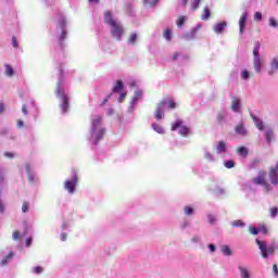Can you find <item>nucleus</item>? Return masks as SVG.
<instances>
[{
  "instance_id": "1",
  "label": "nucleus",
  "mask_w": 278,
  "mask_h": 278,
  "mask_svg": "<svg viewBox=\"0 0 278 278\" xmlns=\"http://www.w3.org/2000/svg\"><path fill=\"white\" fill-rule=\"evenodd\" d=\"M104 23L112 27L111 28L112 38H115V40H121L123 38V35L125 34V29L123 28V25H121L118 22H116V20H114V16H112L111 11L104 12Z\"/></svg>"
},
{
  "instance_id": "2",
  "label": "nucleus",
  "mask_w": 278,
  "mask_h": 278,
  "mask_svg": "<svg viewBox=\"0 0 278 278\" xmlns=\"http://www.w3.org/2000/svg\"><path fill=\"white\" fill-rule=\"evenodd\" d=\"M168 104L169 110H175L177 108V103H175V100L173 98H166L162 100L157 105H156V111L154 114L155 121H162V116L164 115V108Z\"/></svg>"
},
{
  "instance_id": "3",
  "label": "nucleus",
  "mask_w": 278,
  "mask_h": 278,
  "mask_svg": "<svg viewBox=\"0 0 278 278\" xmlns=\"http://www.w3.org/2000/svg\"><path fill=\"white\" fill-rule=\"evenodd\" d=\"M55 94L61 101L60 108L63 114H66V112H68L70 102L68 97L66 96V93H64V89H62V83H58Z\"/></svg>"
},
{
  "instance_id": "4",
  "label": "nucleus",
  "mask_w": 278,
  "mask_h": 278,
  "mask_svg": "<svg viewBox=\"0 0 278 278\" xmlns=\"http://www.w3.org/2000/svg\"><path fill=\"white\" fill-rule=\"evenodd\" d=\"M79 181V177L77 176V173L75 170H72V180H66L64 188L70 192V194H73L75 192V188Z\"/></svg>"
},
{
  "instance_id": "5",
  "label": "nucleus",
  "mask_w": 278,
  "mask_h": 278,
  "mask_svg": "<svg viewBox=\"0 0 278 278\" xmlns=\"http://www.w3.org/2000/svg\"><path fill=\"white\" fill-rule=\"evenodd\" d=\"M176 129H179V134L184 138L190 134V128L188 126H184V122L180 119H177L174 124H172V131H176Z\"/></svg>"
},
{
  "instance_id": "6",
  "label": "nucleus",
  "mask_w": 278,
  "mask_h": 278,
  "mask_svg": "<svg viewBox=\"0 0 278 278\" xmlns=\"http://www.w3.org/2000/svg\"><path fill=\"white\" fill-rule=\"evenodd\" d=\"M256 244L261 251L262 257H264V258H266L269 255H273V253H275V249L266 247V243H264L260 239H256Z\"/></svg>"
},
{
  "instance_id": "7",
  "label": "nucleus",
  "mask_w": 278,
  "mask_h": 278,
  "mask_svg": "<svg viewBox=\"0 0 278 278\" xmlns=\"http://www.w3.org/2000/svg\"><path fill=\"white\" fill-rule=\"evenodd\" d=\"M252 182H254L255 186H264V184H266V170L261 169L258 175L252 178Z\"/></svg>"
},
{
  "instance_id": "8",
  "label": "nucleus",
  "mask_w": 278,
  "mask_h": 278,
  "mask_svg": "<svg viewBox=\"0 0 278 278\" xmlns=\"http://www.w3.org/2000/svg\"><path fill=\"white\" fill-rule=\"evenodd\" d=\"M64 27H66V21L62 20L61 21L62 31H61V36L59 38V45L62 49H64V40H66V29Z\"/></svg>"
},
{
  "instance_id": "9",
  "label": "nucleus",
  "mask_w": 278,
  "mask_h": 278,
  "mask_svg": "<svg viewBox=\"0 0 278 278\" xmlns=\"http://www.w3.org/2000/svg\"><path fill=\"white\" fill-rule=\"evenodd\" d=\"M269 179L273 186H278V173L277 168L270 167L269 168Z\"/></svg>"
},
{
  "instance_id": "10",
  "label": "nucleus",
  "mask_w": 278,
  "mask_h": 278,
  "mask_svg": "<svg viewBox=\"0 0 278 278\" xmlns=\"http://www.w3.org/2000/svg\"><path fill=\"white\" fill-rule=\"evenodd\" d=\"M215 151L218 155H220V153H227V143L225 141H218L216 147H215Z\"/></svg>"
},
{
  "instance_id": "11",
  "label": "nucleus",
  "mask_w": 278,
  "mask_h": 278,
  "mask_svg": "<svg viewBox=\"0 0 278 278\" xmlns=\"http://www.w3.org/2000/svg\"><path fill=\"white\" fill-rule=\"evenodd\" d=\"M262 64H264V59L262 56L253 59V66L256 73H262Z\"/></svg>"
},
{
  "instance_id": "12",
  "label": "nucleus",
  "mask_w": 278,
  "mask_h": 278,
  "mask_svg": "<svg viewBox=\"0 0 278 278\" xmlns=\"http://www.w3.org/2000/svg\"><path fill=\"white\" fill-rule=\"evenodd\" d=\"M247 17H248V14L247 12L242 13L240 20H239V31L240 34H242V31H244V27L247 25Z\"/></svg>"
},
{
  "instance_id": "13",
  "label": "nucleus",
  "mask_w": 278,
  "mask_h": 278,
  "mask_svg": "<svg viewBox=\"0 0 278 278\" xmlns=\"http://www.w3.org/2000/svg\"><path fill=\"white\" fill-rule=\"evenodd\" d=\"M227 27V22H220L214 26L215 34H223Z\"/></svg>"
},
{
  "instance_id": "14",
  "label": "nucleus",
  "mask_w": 278,
  "mask_h": 278,
  "mask_svg": "<svg viewBox=\"0 0 278 278\" xmlns=\"http://www.w3.org/2000/svg\"><path fill=\"white\" fill-rule=\"evenodd\" d=\"M235 131H236V134H238L239 136H247V128H244V124H243V123H239V124L235 127Z\"/></svg>"
},
{
  "instance_id": "15",
  "label": "nucleus",
  "mask_w": 278,
  "mask_h": 278,
  "mask_svg": "<svg viewBox=\"0 0 278 278\" xmlns=\"http://www.w3.org/2000/svg\"><path fill=\"white\" fill-rule=\"evenodd\" d=\"M231 110L232 112H240V99L237 97L232 98Z\"/></svg>"
},
{
  "instance_id": "16",
  "label": "nucleus",
  "mask_w": 278,
  "mask_h": 278,
  "mask_svg": "<svg viewBox=\"0 0 278 278\" xmlns=\"http://www.w3.org/2000/svg\"><path fill=\"white\" fill-rule=\"evenodd\" d=\"M238 268H239L241 278H251V271H249V268L244 266H239Z\"/></svg>"
},
{
  "instance_id": "17",
  "label": "nucleus",
  "mask_w": 278,
  "mask_h": 278,
  "mask_svg": "<svg viewBox=\"0 0 278 278\" xmlns=\"http://www.w3.org/2000/svg\"><path fill=\"white\" fill-rule=\"evenodd\" d=\"M101 121H103L102 116H98L93 119L92 122V132L94 134V131H97V129H99V125H101Z\"/></svg>"
},
{
  "instance_id": "18",
  "label": "nucleus",
  "mask_w": 278,
  "mask_h": 278,
  "mask_svg": "<svg viewBox=\"0 0 278 278\" xmlns=\"http://www.w3.org/2000/svg\"><path fill=\"white\" fill-rule=\"evenodd\" d=\"M275 71H278V56L273 59L271 71L268 72V75H274Z\"/></svg>"
},
{
  "instance_id": "19",
  "label": "nucleus",
  "mask_w": 278,
  "mask_h": 278,
  "mask_svg": "<svg viewBox=\"0 0 278 278\" xmlns=\"http://www.w3.org/2000/svg\"><path fill=\"white\" fill-rule=\"evenodd\" d=\"M105 136V129L104 128H99L98 132L96 134V141L94 144H99V140Z\"/></svg>"
},
{
  "instance_id": "20",
  "label": "nucleus",
  "mask_w": 278,
  "mask_h": 278,
  "mask_svg": "<svg viewBox=\"0 0 278 278\" xmlns=\"http://www.w3.org/2000/svg\"><path fill=\"white\" fill-rule=\"evenodd\" d=\"M252 118L257 129H264V123H262V119L257 118L255 115H253Z\"/></svg>"
},
{
  "instance_id": "21",
  "label": "nucleus",
  "mask_w": 278,
  "mask_h": 278,
  "mask_svg": "<svg viewBox=\"0 0 278 278\" xmlns=\"http://www.w3.org/2000/svg\"><path fill=\"white\" fill-rule=\"evenodd\" d=\"M237 153L243 157H247V155H249V150L245 147H239L237 149Z\"/></svg>"
},
{
  "instance_id": "22",
  "label": "nucleus",
  "mask_w": 278,
  "mask_h": 278,
  "mask_svg": "<svg viewBox=\"0 0 278 278\" xmlns=\"http://www.w3.org/2000/svg\"><path fill=\"white\" fill-rule=\"evenodd\" d=\"M12 257H14V253L10 252L7 256H4V258L1 260L0 262L1 266H7L8 261L12 260Z\"/></svg>"
},
{
  "instance_id": "23",
  "label": "nucleus",
  "mask_w": 278,
  "mask_h": 278,
  "mask_svg": "<svg viewBox=\"0 0 278 278\" xmlns=\"http://www.w3.org/2000/svg\"><path fill=\"white\" fill-rule=\"evenodd\" d=\"M136 40H138V34L131 33L128 37V45H136Z\"/></svg>"
},
{
  "instance_id": "24",
  "label": "nucleus",
  "mask_w": 278,
  "mask_h": 278,
  "mask_svg": "<svg viewBox=\"0 0 278 278\" xmlns=\"http://www.w3.org/2000/svg\"><path fill=\"white\" fill-rule=\"evenodd\" d=\"M177 27L181 28L184 25H186V16L180 15L176 21Z\"/></svg>"
},
{
  "instance_id": "25",
  "label": "nucleus",
  "mask_w": 278,
  "mask_h": 278,
  "mask_svg": "<svg viewBox=\"0 0 278 278\" xmlns=\"http://www.w3.org/2000/svg\"><path fill=\"white\" fill-rule=\"evenodd\" d=\"M210 16H211L210 9H207V7H205L201 18H202V21H207V18H210Z\"/></svg>"
},
{
  "instance_id": "26",
  "label": "nucleus",
  "mask_w": 278,
  "mask_h": 278,
  "mask_svg": "<svg viewBox=\"0 0 278 278\" xmlns=\"http://www.w3.org/2000/svg\"><path fill=\"white\" fill-rule=\"evenodd\" d=\"M122 88H123V80H117L116 85L113 87V92H121Z\"/></svg>"
},
{
  "instance_id": "27",
  "label": "nucleus",
  "mask_w": 278,
  "mask_h": 278,
  "mask_svg": "<svg viewBox=\"0 0 278 278\" xmlns=\"http://www.w3.org/2000/svg\"><path fill=\"white\" fill-rule=\"evenodd\" d=\"M152 129H154L156 134H164V128L159 124H152Z\"/></svg>"
},
{
  "instance_id": "28",
  "label": "nucleus",
  "mask_w": 278,
  "mask_h": 278,
  "mask_svg": "<svg viewBox=\"0 0 278 278\" xmlns=\"http://www.w3.org/2000/svg\"><path fill=\"white\" fill-rule=\"evenodd\" d=\"M260 47H261L260 41H257V42L255 43L254 49H253V55H254V58H261V56H260Z\"/></svg>"
},
{
  "instance_id": "29",
  "label": "nucleus",
  "mask_w": 278,
  "mask_h": 278,
  "mask_svg": "<svg viewBox=\"0 0 278 278\" xmlns=\"http://www.w3.org/2000/svg\"><path fill=\"white\" fill-rule=\"evenodd\" d=\"M258 231L260 233H264L266 236L268 233V227L265 226V224L258 225Z\"/></svg>"
},
{
  "instance_id": "30",
  "label": "nucleus",
  "mask_w": 278,
  "mask_h": 278,
  "mask_svg": "<svg viewBox=\"0 0 278 278\" xmlns=\"http://www.w3.org/2000/svg\"><path fill=\"white\" fill-rule=\"evenodd\" d=\"M222 253H224V255H232L231 248H229V245L222 247Z\"/></svg>"
},
{
  "instance_id": "31",
  "label": "nucleus",
  "mask_w": 278,
  "mask_h": 278,
  "mask_svg": "<svg viewBox=\"0 0 278 278\" xmlns=\"http://www.w3.org/2000/svg\"><path fill=\"white\" fill-rule=\"evenodd\" d=\"M163 38H165V40H170V38H173V35L170 34V28H166L164 30Z\"/></svg>"
},
{
  "instance_id": "32",
  "label": "nucleus",
  "mask_w": 278,
  "mask_h": 278,
  "mask_svg": "<svg viewBox=\"0 0 278 278\" xmlns=\"http://www.w3.org/2000/svg\"><path fill=\"white\" fill-rule=\"evenodd\" d=\"M5 73L9 77H12L14 75V68L11 65H5Z\"/></svg>"
},
{
  "instance_id": "33",
  "label": "nucleus",
  "mask_w": 278,
  "mask_h": 278,
  "mask_svg": "<svg viewBox=\"0 0 278 278\" xmlns=\"http://www.w3.org/2000/svg\"><path fill=\"white\" fill-rule=\"evenodd\" d=\"M184 212L187 216H191V214L194 213V208H192V206H185Z\"/></svg>"
},
{
  "instance_id": "34",
  "label": "nucleus",
  "mask_w": 278,
  "mask_h": 278,
  "mask_svg": "<svg viewBox=\"0 0 278 278\" xmlns=\"http://www.w3.org/2000/svg\"><path fill=\"white\" fill-rule=\"evenodd\" d=\"M226 168H233L236 166V162H233L232 160L226 161L224 163Z\"/></svg>"
},
{
  "instance_id": "35",
  "label": "nucleus",
  "mask_w": 278,
  "mask_h": 278,
  "mask_svg": "<svg viewBox=\"0 0 278 278\" xmlns=\"http://www.w3.org/2000/svg\"><path fill=\"white\" fill-rule=\"evenodd\" d=\"M201 4V0H193L191 2V9L192 10H199V5Z\"/></svg>"
},
{
  "instance_id": "36",
  "label": "nucleus",
  "mask_w": 278,
  "mask_h": 278,
  "mask_svg": "<svg viewBox=\"0 0 278 278\" xmlns=\"http://www.w3.org/2000/svg\"><path fill=\"white\" fill-rule=\"evenodd\" d=\"M265 138H266L267 142H270L273 140V130H266Z\"/></svg>"
},
{
  "instance_id": "37",
  "label": "nucleus",
  "mask_w": 278,
  "mask_h": 278,
  "mask_svg": "<svg viewBox=\"0 0 278 278\" xmlns=\"http://www.w3.org/2000/svg\"><path fill=\"white\" fill-rule=\"evenodd\" d=\"M249 231H250V233H252V236H257V233H260V228H255L253 226H250Z\"/></svg>"
},
{
  "instance_id": "38",
  "label": "nucleus",
  "mask_w": 278,
  "mask_h": 278,
  "mask_svg": "<svg viewBox=\"0 0 278 278\" xmlns=\"http://www.w3.org/2000/svg\"><path fill=\"white\" fill-rule=\"evenodd\" d=\"M258 164H262V160H260V159H254V160L251 162V168H256Z\"/></svg>"
},
{
  "instance_id": "39",
  "label": "nucleus",
  "mask_w": 278,
  "mask_h": 278,
  "mask_svg": "<svg viewBox=\"0 0 278 278\" xmlns=\"http://www.w3.org/2000/svg\"><path fill=\"white\" fill-rule=\"evenodd\" d=\"M159 0H143V3L146 5H150L151 8H153V5H155L157 3Z\"/></svg>"
},
{
  "instance_id": "40",
  "label": "nucleus",
  "mask_w": 278,
  "mask_h": 278,
  "mask_svg": "<svg viewBox=\"0 0 278 278\" xmlns=\"http://www.w3.org/2000/svg\"><path fill=\"white\" fill-rule=\"evenodd\" d=\"M232 227H244V224L241 219H236L235 222H232Z\"/></svg>"
},
{
  "instance_id": "41",
  "label": "nucleus",
  "mask_w": 278,
  "mask_h": 278,
  "mask_svg": "<svg viewBox=\"0 0 278 278\" xmlns=\"http://www.w3.org/2000/svg\"><path fill=\"white\" fill-rule=\"evenodd\" d=\"M28 210H29V203L28 202H23V205H22L23 214L27 213Z\"/></svg>"
},
{
  "instance_id": "42",
  "label": "nucleus",
  "mask_w": 278,
  "mask_h": 278,
  "mask_svg": "<svg viewBox=\"0 0 278 278\" xmlns=\"http://www.w3.org/2000/svg\"><path fill=\"white\" fill-rule=\"evenodd\" d=\"M138 99H142V91L140 90L135 92L134 101H138Z\"/></svg>"
},
{
  "instance_id": "43",
  "label": "nucleus",
  "mask_w": 278,
  "mask_h": 278,
  "mask_svg": "<svg viewBox=\"0 0 278 278\" xmlns=\"http://www.w3.org/2000/svg\"><path fill=\"white\" fill-rule=\"evenodd\" d=\"M278 23L277 20H275L274 17L269 18V27H277Z\"/></svg>"
},
{
  "instance_id": "44",
  "label": "nucleus",
  "mask_w": 278,
  "mask_h": 278,
  "mask_svg": "<svg viewBox=\"0 0 278 278\" xmlns=\"http://www.w3.org/2000/svg\"><path fill=\"white\" fill-rule=\"evenodd\" d=\"M223 121H225V113L219 112V113L217 114V122H218V123H223Z\"/></svg>"
},
{
  "instance_id": "45",
  "label": "nucleus",
  "mask_w": 278,
  "mask_h": 278,
  "mask_svg": "<svg viewBox=\"0 0 278 278\" xmlns=\"http://www.w3.org/2000/svg\"><path fill=\"white\" fill-rule=\"evenodd\" d=\"M278 214V208L277 207H271L270 208V216L271 218H275V216H277Z\"/></svg>"
},
{
  "instance_id": "46",
  "label": "nucleus",
  "mask_w": 278,
  "mask_h": 278,
  "mask_svg": "<svg viewBox=\"0 0 278 278\" xmlns=\"http://www.w3.org/2000/svg\"><path fill=\"white\" fill-rule=\"evenodd\" d=\"M241 77L242 79H249V77H251V74L249 73V71H243L241 73Z\"/></svg>"
},
{
  "instance_id": "47",
  "label": "nucleus",
  "mask_w": 278,
  "mask_h": 278,
  "mask_svg": "<svg viewBox=\"0 0 278 278\" xmlns=\"http://www.w3.org/2000/svg\"><path fill=\"white\" fill-rule=\"evenodd\" d=\"M204 157H205V160H207V162H212L214 160V156L210 152H206L204 154Z\"/></svg>"
},
{
  "instance_id": "48",
  "label": "nucleus",
  "mask_w": 278,
  "mask_h": 278,
  "mask_svg": "<svg viewBox=\"0 0 278 278\" xmlns=\"http://www.w3.org/2000/svg\"><path fill=\"white\" fill-rule=\"evenodd\" d=\"M13 240H21V232L18 230L13 231Z\"/></svg>"
},
{
  "instance_id": "49",
  "label": "nucleus",
  "mask_w": 278,
  "mask_h": 278,
  "mask_svg": "<svg viewBox=\"0 0 278 278\" xmlns=\"http://www.w3.org/2000/svg\"><path fill=\"white\" fill-rule=\"evenodd\" d=\"M125 97H127V92H122L118 98V103H123V101H125Z\"/></svg>"
},
{
  "instance_id": "50",
  "label": "nucleus",
  "mask_w": 278,
  "mask_h": 278,
  "mask_svg": "<svg viewBox=\"0 0 278 278\" xmlns=\"http://www.w3.org/2000/svg\"><path fill=\"white\" fill-rule=\"evenodd\" d=\"M12 46H13V49H18V41L16 40L15 37H12Z\"/></svg>"
},
{
  "instance_id": "51",
  "label": "nucleus",
  "mask_w": 278,
  "mask_h": 278,
  "mask_svg": "<svg viewBox=\"0 0 278 278\" xmlns=\"http://www.w3.org/2000/svg\"><path fill=\"white\" fill-rule=\"evenodd\" d=\"M207 222H208L211 225H214V223H216V218L214 217V215H208Z\"/></svg>"
},
{
  "instance_id": "52",
  "label": "nucleus",
  "mask_w": 278,
  "mask_h": 278,
  "mask_svg": "<svg viewBox=\"0 0 278 278\" xmlns=\"http://www.w3.org/2000/svg\"><path fill=\"white\" fill-rule=\"evenodd\" d=\"M22 112L24 116H27V114H29V112L27 111V104L22 105Z\"/></svg>"
},
{
  "instance_id": "53",
  "label": "nucleus",
  "mask_w": 278,
  "mask_h": 278,
  "mask_svg": "<svg viewBox=\"0 0 278 278\" xmlns=\"http://www.w3.org/2000/svg\"><path fill=\"white\" fill-rule=\"evenodd\" d=\"M254 18H255V21H262V13L261 12H256L254 14Z\"/></svg>"
},
{
  "instance_id": "54",
  "label": "nucleus",
  "mask_w": 278,
  "mask_h": 278,
  "mask_svg": "<svg viewBox=\"0 0 278 278\" xmlns=\"http://www.w3.org/2000/svg\"><path fill=\"white\" fill-rule=\"evenodd\" d=\"M42 267H40V266H37V267H35L34 268V273H36L37 275H40V273H42Z\"/></svg>"
},
{
  "instance_id": "55",
  "label": "nucleus",
  "mask_w": 278,
  "mask_h": 278,
  "mask_svg": "<svg viewBox=\"0 0 278 278\" xmlns=\"http://www.w3.org/2000/svg\"><path fill=\"white\" fill-rule=\"evenodd\" d=\"M31 242H33L31 237L27 238V239H26V247H27V248L31 247Z\"/></svg>"
},
{
  "instance_id": "56",
  "label": "nucleus",
  "mask_w": 278,
  "mask_h": 278,
  "mask_svg": "<svg viewBox=\"0 0 278 278\" xmlns=\"http://www.w3.org/2000/svg\"><path fill=\"white\" fill-rule=\"evenodd\" d=\"M264 188L268 191H270V185L268 184V181H265V184H263Z\"/></svg>"
},
{
  "instance_id": "57",
  "label": "nucleus",
  "mask_w": 278,
  "mask_h": 278,
  "mask_svg": "<svg viewBox=\"0 0 278 278\" xmlns=\"http://www.w3.org/2000/svg\"><path fill=\"white\" fill-rule=\"evenodd\" d=\"M273 273H274L275 275H278V267H277V264H274V265H273Z\"/></svg>"
},
{
  "instance_id": "58",
  "label": "nucleus",
  "mask_w": 278,
  "mask_h": 278,
  "mask_svg": "<svg viewBox=\"0 0 278 278\" xmlns=\"http://www.w3.org/2000/svg\"><path fill=\"white\" fill-rule=\"evenodd\" d=\"M208 249H210V251H212V253H214V251H216V245L215 244H208Z\"/></svg>"
},
{
  "instance_id": "59",
  "label": "nucleus",
  "mask_w": 278,
  "mask_h": 278,
  "mask_svg": "<svg viewBox=\"0 0 278 278\" xmlns=\"http://www.w3.org/2000/svg\"><path fill=\"white\" fill-rule=\"evenodd\" d=\"M3 112H5V105L0 103V114H3Z\"/></svg>"
},
{
  "instance_id": "60",
  "label": "nucleus",
  "mask_w": 278,
  "mask_h": 278,
  "mask_svg": "<svg viewBox=\"0 0 278 278\" xmlns=\"http://www.w3.org/2000/svg\"><path fill=\"white\" fill-rule=\"evenodd\" d=\"M4 157H14V153L12 152H5Z\"/></svg>"
},
{
  "instance_id": "61",
  "label": "nucleus",
  "mask_w": 278,
  "mask_h": 278,
  "mask_svg": "<svg viewBox=\"0 0 278 278\" xmlns=\"http://www.w3.org/2000/svg\"><path fill=\"white\" fill-rule=\"evenodd\" d=\"M25 125V123H23L22 119H17V127L21 129V127H23Z\"/></svg>"
},
{
  "instance_id": "62",
  "label": "nucleus",
  "mask_w": 278,
  "mask_h": 278,
  "mask_svg": "<svg viewBox=\"0 0 278 278\" xmlns=\"http://www.w3.org/2000/svg\"><path fill=\"white\" fill-rule=\"evenodd\" d=\"M66 238H67L66 232H63V233L61 235V240H62V242H65Z\"/></svg>"
},
{
  "instance_id": "63",
  "label": "nucleus",
  "mask_w": 278,
  "mask_h": 278,
  "mask_svg": "<svg viewBox=\"0 0 278 278\" xmlns=\"http://www.w3.org/2000/svg\"><path fill=\"white\" fill-rule=\"evenodd\" d=\"M108 101H110V96H108L106 98H104L103 102H102V105H106L108 104Z\"/></svg>"
},
{
  "instance_id": "64",
  "label": "nucleus",
  "mask_w": 278,
  "mask_h": 278,
  "mask_svg": "<svg viewBox=\"0 0 278 278\" xmlns=\"http://www.w3.org/2000/svg\"><path fill=\"white\" fill-rule=\"evenodd\" d=\"M178 58H179V53H177V52H176V53H174V55H173V60H174V61H177V59H178Z\"/></svg>"
}]
</instances>
